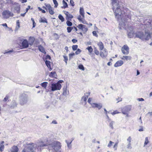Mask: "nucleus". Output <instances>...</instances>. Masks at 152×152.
<instances>
[{
    "label": "nucleus",
    "mask_w": 152,
    "mask_h": 152,
    "mask_svg": "<svg viewBox=\"0 0 152 152\" xmlns=\"http://www.w3.org/2000/svg\"><path fill=\"white\" fill-rule=\"evenodd\" d=\"M127 10L126 12L125 11H121V12L122 13L121 14V17L120 19H117V20L120 22L119 24L124 28H126L127 27L126 26V21L129 20L134 19V18L136 15H134L133 12H131L128 9Z\"/></svg>",
    "instance_id": "1"
},
{
    "label": "nucleus",
    "mask_w": 152,
    "mask_h": 152,
    "mask_svg": "<svg viewBox=\"0 0 152 152\" xmlns=\"http://www.w3.org/2000/svg\"><path fill=\"white\" fill-rule=\"evenodd\" d=\"M27 149H24L22 152H40L42 151L41 148L46 147L45 144H43L42 142L39 143L37 145L32 143H30Z\"/></svg>",
    "instance_id": "2"
},
{
    "label": "nucleus",
    "mask_w": 152,
    "mask_h": 152,
    "mask_svg": "<svg viewBox=\"0 0 152 152\" xmlns=\"http://www.w3.org/2000/svg\"><path fill=\"white\" fill-rule=\"evenodd\" d=\"M113 3V9L116 18L120 19L121 17V7L118 1L117 0H112Z\"/></svg>",
    "instance_id": "3"
},
{
    "label": "nucleus",
    "mask_w": 152,
    "mask_h": 152,
    "mask_svg": "<svg viewBox=\"0 0 152 152\" xmlns=\"http://www.w3.org/2000/svg\"><path fill=\"white\" fill-rule=\"evenodd\" d=\"M42 142L43 144H45L47 146L43 148H41L42 150L43 148H46L48 147L49 150H52L53 152H57L61 148V143L60 142L57 141H55L52 142L50 144L48 145V146L47 145L44 144L42 142H41L39 143Z\"/></svg>",
    "instance_id": "4"
},
{
    "label": "nucleus",
    "mask_w": 152,
    "mask_h": 152,
    "mask_svg": "<svg viewBox=\"0 0 152 152\" xmlns=\"http://www.w3.org/2000/svg\"><path fill=\"white\" fill-rule=\"evenodd\" d=\"M28 96L26 94L23 93L21 94L19 96V104L23 106L26 104L28 101Z\"/></svg>",
    "instance_id": "5"
},
{
    "label": "nucleus",
    "mask_w": 152,
    "mask_h": 152,
    "mask_svg": "<svg viewBox=\"0 0 152 152\" xmlns=\"http://www.w3.org/2000/svg\"><path fill=\"white\" fill-rule=\"evenodd\" d=\"M20 5L18 3L16 2H14L12 5L11 10L13 12L16 11L17 13H18L20 12Z\"/></svg>",
    "instance_id": "6"
},
{
    "label": "nucleus",
    "mask_w": 152,
    "mask_h": 152,
    "mask_svg": "<svg viewBox=\"0 0 152 152\" xmlns=\"http://www.w3.org/2000/svg\"><path fill=\"white\" fill-rule=\"evenodd\" d=\"M61 88V85L59 83H53L51 85V91H54L56 90H60Z\"/></svg>",
    "instance_id": "7"
},
{
    "label": "nucleus",
    "mask_w": 152,
    "mask_h": 152,
    "mask_svg": "<svg viewBox=\"0 0 152 152\" xmlns=\"http://www.w3.org/2000/svg\"><path fill=\"white\" fill-rule=\"evenodd\" d=\"M145 31V33H143V38L142 40H148L150 39L151 37L150 33L149 31Z\"/></svg>",
    "instance_id": "8"
},
{
    "label": "nucleus",
    "mask_w": 152,
    "mask_h": 152,
    "mask_svg": "<svg viewBox=\"0 0 152 152\" xmlns=\"http://www.w3.org/2000/svg\"><path fill=\"white\" fill-rule=\"evenodd\" d=\"M122 53L125 55H127L129 53V48L126 45H124L121 48Z\"/></svg>",
    "instance_id": "9"
},
{
    "label": "nucleus",
    "mask_w": 152,
    "mask_h": 152,
    "mask_svg": "<svg viewBox=\"0 0 152 152\" xmlns=\"http://www.w3.org/2000/svg\"><path fill=\"white\" fill-rule=\"evenodd\" d=\"M131 107L130 106H126L124 107L122 110V113L124 114H127L131 110Z\"/></svg>",
    "instance_id": "10"
},
{
    "label": "nucleus",
    "mask_w": 152,
    "mask_h": 152,
    "mask_svg": "<svg viewBox=\"0 0 152 152\" xmlns=\"http://www.w3.org/2000/svg\"><path fill=\"white\" fill-rule=\"evenodd\" d=\"M103 51H101L100 53V56L102 58H105L107 55L108 53L107 50L104 48Z\"/></svg>",
    "instance_id": "11"
},
{
    "label": "nucleus",
    "mask_w": 152,
    "mask_h": 152,
    "mask_svg": "<svg viewBox=\"0 0 152 152\" xmlns=\"http://www.w3.org/2000/svg\"><path fill=\"white\" fill-rule=\"evenodd\" d=\"M21 41H22V45L23 48H26L28 47L29 44L26 39H22Z\"/></svg>",
    "instance_id": "12"
},
{
    "label": "nucleus",
    "mask_w": 152,
    "mask_h": 152,
    "mask_svg": "<svg viewBox=\"0 0 152 152\" xmlns=\"http://www.w3.org/2000/svg\"><path fill=\"white\" fill-rule=\"evenodd\" d=\"M64 13L66 16V19L67 20H71L73 18V16L70 14L68 12L64 11Z\"/></svg>",
    "instance_id": "13"
},
{
    "label": "nucleus",
    "mask_w": 152,
    "mask_h": 152,
    "mask_svg": "<svg viewBox=\"0 0 152 152\" xmlns=\"http://www.w3.org/2000/svg\"><path fill=\"white\" fill-rule=\"evenodd\" d=\"M143 32H137L135 34V37L139 38L142 40V39L143 38L142 37L143 35Z\"/></svg>",
    "instance_id": "14"
},
{
    "label": "nucleus",
    "mask_w": 152,
    "mask_h": 152,
    "mask_svg": "<svg viewBox=\"0 0 152 152\" xmlns=\"http://www.w3.org/2000/svg\"><path fill=\"white\" fill-rule=\"evenodd\" d=\"M124 62L120 60L117 61L115 64L114 66L115 67H117L121 66L123 64Z\"/></svg>",
    "instance_id": "15"
},
{
    "label": "nucleus",
    "mask_w": 152,
    "mask_h": 152,
    "mask_svg": "<svg viewBox=\"0 0 152 152\" xmlns=\"http://www.w3.org/2000/svg\"><path fill=\"white\" fill-rule=\"evenodd\" d=\"M17 106V104L15 100H13L12 101L10 105L9 106V107L12 109L16 107Z\"/></svg>",
    "instance_id": "16"
},
{
    "label": "nucleus",
    "mask_w": 152,
    "mask_h": 152,
    "mask_svg": "<svg viewBox=\"0 0 152 152\" xmlns=\"http://www.w3.org/2000/svg\"><path fill=\"white\" fill-rule=\"evenodd\" d=\"M97 44L99 47V50L101 51H102L104 48L103 44L102 42H99L97 43Z\"/></svg>",
    "instance_id": "17"
},
{
    "label": "nucleus",
    "mask_w": 152,
    "mask_h": 152,
    "mask_svg": "<svg viewBox=\"0 0 152 152\" xmlns=\"http://www.w3.org/2000/svg\"><path fill=\"white\" fill-rule=\"evenodd\" d=\"M90 93H86V95H85V96H83L81 98V101L83 100L84 102H86V100L88 98V96L90 94Z\"/></svg>",
    "instance_id": "18"
},
{
    "label": "nucleus",
    "mask_w": 152,
    "mask_h": 152,
    "mask_svg": "<svg viewBox=\"0 0 152 152\" xmlns=\"http://www.w3.org/2000/svg\"><path fill=\"white\" fill-rule=\"evenodd\" d=\"M18 148L17 146H13L10 149L11 152H18Z\"/></svg>",
    "instance_id": "19"
},
{
    "label": "nucleus",
    "mask_w": 152,
    "mask_h": 152,
    "mask_svg": "<svg viewBox=\"0 0 152 152\" xmlns=\"http://www.w3.org/2000/svg\"><path fill=\"white\" fill-rule=\"evenodd\" d=\"M35 39L34 37H30L29 38V44L31 45H32L34 43Z\"/></svg>",
    "instance_id": "20"
},
{
    "label": "nucleus",
    "mask_w": 152,
    "mask_h": 152,
    "mask_svg": "<svg viewBox=\"0 0 152 152\" xmlns=\"http://www.w3.org/2000/svg\"><path fill=\"white\" fill-rule=\"evenodd\" d=\"M80 14L81 15L82 17L84 18L85 17L83 7H81L80 9Z\"/></svg>",
    "instance_id": "21"
},
{
    "label": "nucleus",
    "mask_w": 152,
    "mask_h": 152,
    "mask_svg": "<svg viewBox=\"0 0 152 152\" xmlns=\"http://www.w3.org/2000/svg\"><path fill=\"white\" fill-rule=\"evenodd\" d=\"M38 49L39 51L45 54L46 52L44 48L42 46L39 45L38 46Z\"/></svg>",
    "instance_id": "22"
},
{
    "label": "nucleus",
    "mask_w": 152,
    "mask_h": 152,
    "mask_svg": "<svg viewBox=\"0 0 152 152\" xmlns=\"http://www.w3.org/2000/svg\"><path fill=\"white\" fill-rule=\"evenodd\" d=\"M73 140V139H72L70 142H69L67 140H65V142L67 144V145L69 149H70L72 147V145L71 143L72 142V141Z\"/></svg>",
    "instance_id": "23"
},
{
    "label": "nucleus",
    "mask_w": 152,
    "mask_h": 152,
    "mask_svg": "<svg viewBox=\"0 0 152 152\" xmlns=\"http://www.w3.org/2000/svg\"><path fill=\"white\" fill-rule=\"evenodd\" d=\"M45 63L48 67L50 68L49 70H51L52 69L50 67V62L49 61L46 60L45 61Z\"/></svg>",
    "instance_id": "24"
},
{
    "label": "nucleus",
    "mask_w": 152,
    "mask_h": 152,
    "mask_svg": "<svg viewBox=\"0 0 152 152\" xmlns=\"http://www.w3.org/2000/svg\"><path fill=\"white\" fill-rule=\"evenodd\" d=\"M5 2L4 4H11L12 5L13 4L14 2L12 1V0H4Z\"/></svg>",
    "instance_id": "25"
},
{
    "label": "nucleus",
    "mask_w": 152,
    "mask_h": 152,
    "mask_svg": "<svg viewBox=\"0 0 152 152\" xmlns=\"http://www.w3.org/2000/svg\"><path fill=\"white\" fill-rule=\"evenodd\" d=\"M49 76L50 77H53L55 78H56L57 75L55 72H52L49 74Z\"/></svg>",
    "instance_id": "26"
},
{
    "label": "nucleus",
    "mask_w": 152,
    "mask_h": 152,
    "mask_svg": "<svg viewBox=\"0 0 152 152\" xmlns=\"http://www.w3.org/2000/svg\"><path fill=\"white\" fill-rule=\"evenodd\" d=\"M2 15L3 16V17L4 18L7 19L9 18V15H8V14L7 13L6 11H4L2 13Z\"/></svg>",
    "instance_id": "27"
},
{
    "label": "nucleus",
    "mask_w": 152,
    "mask_h": 152,
    "mask_svg": "<svg viewBox=\"0 0 152 152\" xmlns=\"http://www.w3.org/2000/svg\"><path fill=\"white\" fill-rule=\"evenodd\" d=\"M134 34L133 31H131L128 33L127 35L129 38H131L133 37Z\"/></svg>",
    "instance_id": "28"
},
{
    "label": "nucleus",
    "mask_w": 152,
    "mask_h": 152,
    "mask_svg": "<svg viewBox=\"0 0 152 152\" xmlns=\"http://www.w3.org/2000/svg\"><path fill=\"white\" fill-rule=\"evenodd\" d=\"M39 22L43 23H48V21L44 17L41 18L40 20H39Z\"/></svg>",
    "instance_id": "29"
},
{
    "label": "nucleus",
    "mask_w": 152,
    "mask_h": 152,
    "mask_svg": "<svg viewBox=\"0 0 152 152\" xmlns=\"http://www.w3.org/2000/svg\"><path fill=\"white\" fill-rule=\"evenodd\" d=\"M132 57L130 56H124L121 58L122 60H124L125 59L126 60H131V59Z\"/></svg>",
    "instance_id": "30"
},
{
    "label": "nucleus",
    "mask_w": 152,
    "mask_h": 152,
    "mask_svg": "<svg viewBox=\"0 0 152 152\" xmlns=\"http://www.w3.org/2000/svg\"><path fill=\"white\" fill-rule=\"evenodd\" d=\"M62 3L63 6V7H61L62 8H65L68 7V5L67 4L64 0H63Z\"/></svg>",
    "instance_id": "31"
},
{
    "label": "nucleus",
    "mask_w": 152,
    "mask_h": 152,
    "mask_svg": "<svg viewBox=\"0 0 152 152\" xmlns=\"http://www.w3.org/2000/svg\"><path fill=\"white\" fill-rule=\"evenodd\" d=\"M48 10L49 13L50 15H53L54 13V12L53 11V7H51Z\"/></svg>",
    "instance_id": "32"
},
{
    "label": "nucleus",
    "mask_w": 152,
    "mask_h": 152,
    "mask_svg": "<svg viewBox=\"0 0 152 152\" xmlns=\"http://www.w3.org/2000/svg\"><path fill=\"white\" fill-rule=\"evenodd\" d=\"M48 84V83L47 82H45L42 83L41 84V85L42 87L45 88L47 87Z\"/></svg>",
    "instance_id": "33"
},
{
    "label": "nucleus",
    "mask_w": 152,
    "mask_h": 152,
    "mask_svg": "<svg viewBox=\"0 0 152 152\" xmlns=\"http://www.w3.org/2000/svg\"><path fill=\"white\" fill-rule=\"evenodd\" d=\"M58 18L62 22H63L64 21V18L61 14H59V15Z\"/></svg>",
    "instance_id": "34"
},
{
    "label": "nucleus",
    "mask_w": 152,
    "mask_h": 152,
    "mask_svg": "<svg viewBox=\"0 0 152 152\" xmlns=\"http://www.w3.org/2000/svg\"><path fill=\"white\" fill-rule=\"evenodd\" d=\"M115 123V122L111 121L109 124V126L112 129H113V125Z\"/></svg>",
    "instance_id": "35"
},
{
    "label": "nucleus",
    "mask_w": 152,
    "mask_h": 152,
    "mask_svg": "<svg viewBox=\"0 0 152 152\" xmlns=\"http://www.w3.org/2000/svg\"><path fill=\"white\" fill-rule=\"evenodd\" d=\"M5 1L4 0H0V8H2L4 4Z\"/></svg>",
    "instance_id": "36"
},
{
    "label": "nucleus",
    "mask_w": 152,
    "mask_h": 152,
    "mask_svg": "<svg viewBox=\"0 0 152 152\" xmlns=\"http://www.w3.org/2000/svg\"><path fill=\"white\" fill-rule=\"evenodd\" d=\"M102 107V105L101 103H97L96 108H97L98 110L100 109Z\"/></svg>",
    "instance_id": "37"
},
{
    "label": "nucleus",
    "mask_w": 152,
    "mask_h": 152,
    "mask_svg": "<svg viewBox=\"0 0 152 152\" xmlns=\"http://www.w3.org/2000/svg\"><path fill=\"white\" fill-rule=\"evenodd\" d=\"M148 142L149 141L148 140V137H147L145 138V142L144 145V147H145V145H147Z\"/></svg>",
    "instance_id": "38"
},
{
    "label": "nucleus",
    "mask_w": 152,
    "mask_h": 152,
    "mask_svg": "<svg viewBox=\"0 0 152 152\" xmlns=\"http://www.w3.org/2000/svg\"><path fill=\"white\" fill-rule=\"evenodd\" d=\"M84 26L83 25L80 24L78 25L77 27L79 29L82 30L83 29V27H84Z\"/></svg>",
    "instance_id": "39"
},
{
    "label": "nucleus",
    "mask_w": 152,
    "mask_h": 152,
    "mask_svg": "<svg viewBox=\"0 0 152 152\" xmlns=\"http://www.w3.org/2000/svg\"><path fill=\"white\" fill-rule=\"evenodd\" d=\"M70 20H67L66 23L68 26H70L72 25V23L70 21Z\"/></svg>",
    "instance_id": "40"
},
{
    "label": "nucleus",
    "mask_w": 152,
    "mask_h": 152,
    "mask_svg": "<svg viewBox=\"0 0 152 152\" xmlns=\"http://www.w3.org/2000/svg\"><path fill=\"white\" fill-rule=\"evenodd\" d=\"M7 13L8 14V15H9V17L10 16H13V14L11 12L9 11H6Z\"/></svg>",
    "instance_id": "41"
},
{
    "label": "nucleus",
    "mask_w": 152,
    "mask_h": 152,
    "mask_svg": "<svg viewBox=\"0 0 152 152\" xmlns=\"http://www.w3.org/2000/svg\"><path fill=\"white\" fill-rule=\"evenodd\" d=\"M87 49L88 50L89 52L91 53L93 51V49L91 46H88Z\"/></svg>",
    "instance_id": "42"
},
{
    "label": "nucleus",
    "mask_w": 152,
    "mask_h": 152,
    "mask_svg": "<svg viewBox=\"0 0 152 152\" xmlns=\"http://www.w3.org/2000/svg\"><path fill=\"white\" fill-rule=\"evenodd\" d=\"M53 1L54 4L55 5L54 6V7H57L58 5V3L57 1H56V0H53Z\"/></svg>",
    "instance_id": "43"
},
{
    "label": "nucleus",
    "mask_w": 152,
    "mask_h": 152,
    "mask_svg": "<svg viewBox=\"0 0 152 152\" xmlns=\"http://www.w3.org/2000/svg\"><path fill=\"white\" fill-rule=\"evenodd\" d=\"M78 68L80 69H81L83 70H84L85 69L84 67L82 64L79 65L78 66Z\"/></svg>",
    "instance_id": "44"
},
{
    "label": "nucleus",
    "mask_w": 152,
    "mask_h": 152,
    "mask_svg": "<svg viewBox=\"0 0 152 152\" xmlns=\"http://www.w3.org/2000/svg\"><path fill=\"white\" fill-rule=\"evenodd\" d=\"M72 29H73V27H68L67 28V32L68 33L70 32Z\"/></svg>",
    "instance_id": "45"
},
{
    "label": "nucleus",
    "mask_w": 152,
    "mask_h": 152,
    "mask_svg": "<svg viewBox=\"0 0 152 152\" xmlns=\"http://www.w3.org/2000/svg\"><path fill=\"white\" fill-rule=\"evenodd\" d=\"M63 57L64 59V61H65L66 64H67V61L68 60V57L66 56H64Z\"/></svg>",
    "instance_id": "46"
},
{
    "label": "nucleus",
    "mask_w": 152,
    "mask_h": 152,
    "mask_svg": "<svg viewBox=\"0 0 152 152\" xmlns=\"http://www.w3.org/2000/svg\"><path fill=\"white\" fill-rule=\"evenodd\" d=\"M78 47V46L77 45H73L72 46V48L73 50H76Z\"/></svg>",
    "instance_id": "47"
},
{
    "label": "nucleus",
    "mask_w": 152,
    "mask_h": 152,
    "mask_svg": "<svg viewBox=\"0 0 152 152\" xmlns=\"http://www.w3.org/2000/svg\"><path fill=\"white\" fill-rule=\"evenodd\" d=\"M97 104V103H93L92 104H91L92 107L94 108H96Z\"/></svg>",
    "instance_id": "48"
},
{
    "label": "nucleus",
    "mask_w": 152,
    "mask_h": 152,
    "mask_svg": "<svg viewBox=\"0 0 152 152\" xmlns=\"http://www.w3.org/2000/svg\"><path fill=\"white\" fill-rule=\"evenodd\" d=\"M118 144V142H116L115 144L114 145V146H113V148L115 150H116L117 149Z\"/></svg>",
    "instance_id": "49"
},
{
    "label": "nucleus",
    "mask_w": 152,
    "mask_h": 152,
    "mask_svg": "<svg viewBox=\"0 0 152 152\" xmlns=\"http://www.w3.org/2000/svg\"><path fill=\"white\" fill-rule=\"evenodd\" d=\"M45 6L47 8V10H48L52 7L51 5L49 4H45Z\"/></svg>",
    "instance_id": "50"
},
{
    "label": "nucleus",
    "mask_w": 152,
    "mask_h": 152,
    "mask_svg": "<svg viewBox=\"0 0 152 152\" xmlns=\"http://www.w3.org/2000/svg\"><path fill=\"white\" fill-rule=\"evenodd\" d=\"M4 148V146L3 145H1L0 147V151L1 152H2L3 151Z\"/></svg>",
    "instance_id": "51"
},
{
    "label": "nucleus",
    "mask_w": 152,
    "mask_h": 152,
    "mask_svg": "<svg viewBox=\"0 0 152 152\" xmlns=\"http://www.w3.org/2000/svg\"><path fill=\"white\" fill-rule=\"evenodd\" d=\"M31 20L33 22V27L34 28L36 26V24L35 23V21L34 20V19H33V18H31Z\"/></svg>",
    "instance_id": "52"
},
{
    "label": "nucleus",
    "mask_w": 152,
    "mask_h": 152,
    "mask_svg": "<svg viewBox=\"0 0 152 152\" xmlns=\"http://www.w3.org/2000/svg\"><path fill=\"white\" fill-rule=\"evenodd\" d=\"M127 148L129 149H131L132 148V147L131 146V143H128L127 145Z\"/></svg>",
    "instance_id": "53"
},
{
    "label": "nucleus",
    "mask_w": 152,
    "mask_h": 152,
    "mask_svg": "<svg viewBox=\"0 0 152 152\" xmlns=\"http://www.w3.org/2000/svg\"><path fill=\"white\" fill-rule=\"evenodd\" d=\"M63 94L64 95L66 96L67 94L66 89L65 88L64 89V91L63 93Z\"/></svg>",
    "instance_id": "54"
},
{
    "label": "nucleus",
    "mask_w": 152,
    "mask_h": 152,
    "mask_svg": "<svg viewBox=\"0 0 152 152\" xmlns=\"http://www.w3.org/2000/svg\"><path fill=\"white\" fill-rule=\"evenodd\" d=\"M13 52V50H10L8 51H5V52L4 53V54H5L6 53H12Z\"/></svg>",
    "instance_id": "55"
},
{
    "label": "nucleus",
    "mask_w": 152,
    "mask_h": 152,
    "mask_svg": "<svg viewBox=\"0 0 152 152\" xmlns=\"http://www.w3.org/2000/svg\"><path fill=\"white\" fill-rule=\"evenodd\" d=\"M127 141L128 142V143H131L132 141V138L130 136H129L127 139Z\"/></svg>",
    "instance_id": "56"
},
{
    "label": "nucleus",
    "mask_w": 152,
    "mask_h": 152,
    "mask_svg": "<svg viewBox=\"0 0 152 152\" xmlns=\"http://www.w3.org/2000/svg\"><path fill=\"white\" fill-rule=\"evenodd\" d=\"M88 30V29L86 27V26H84V27L83 28V29L82 30V31H83L86 32Z\"/></svg>",
    "instance_id": "57"
},
{
    "label": "nucleus",
    "mask_w": 152,
    "mask_h": 152,
    "mask_svg": "<svg viewBox=\"0 0 152 152\" xmlns=\"http://www.w3.org/2000/svg\"><path fill=\"white\" fill-rule=\"evenodd\" d=\"M81 51V50L79 49H78L75 52V53L76 54H78L80 53Z\"/></svg>",
    "instance_id": "58"
},
{
    "label": "nucleus",
    "mask_w": 152,
    "mask_h": 152,
    "mask_svg": "<svg viewBox=\"0 0 152 152\" xmlns=\"http://www.w3.org/2000/svg\"><path fill=\"white\" fill-rule=\"evenodd\" d=\"M119 113V112H118L117 110L113 112H112L111 113V114H112L113 115H114L115 114H118Z\"/></svg>",
    "instance_id": "59"
},
{
    "label": "nucleus",
    "mask_w": 152,
    "mask_h": 152,
    "mask_svg": "<svg viewBox=\"0 0 152 152\" xmlns=\"http://www.w3.org/2000/svg\"><path fill=\"white\" fill-rule=\"evenodd\" d=\"M70 3L71 5L73 7L75 5L74 2L73 0H70Z\"/></svg>",
    "instance_id": "60"
},
{
    "label": "nucleus",
    "mask_w": 152,
    "mask_h": 152,
    "mask_svg": "<svg viewBox=\"0 0 152 152\" xmlns=\"http://www.w3.org/2000/svg\"><path fill=\"white\" fill-rule=\"evenodd\" d=\"M38 9L39 11H41L42 13H45L46 12V11L42 9L40 7H38Z\"/></svg>",
    "instance_id": "61"
},
{
    "label": "nucleus",
    "mask_w": 152,
    "mask_h": 152,
    "mask_svg": "<svg viewBox=\"0 0 152 152\" xmlns=\"http://www.w3.org/2000/svg\"><path fill=\"white\" fill-rule=\"evenodd\" d=\"M92 34L94 36L96 37H98V35L96 33V31H93L92 32Z\"/></svg>",
    "instance_id": "62"
},
{
    "label": "nucleus",
    "mask_w": 152,
    "mask_h": 152,
    "mask_svg": "<svg viewBox=\"0 0 152 152\" xmlns=\"http://www.w3.org/2000/svg\"><path fill=\"white\" fill-rule=\"evenodd\" d=\"M94 53L96 55H98L99 54V51L96 49H95Z\"/></svg>",
    "instance_id": "63"
},
{
    "label": "nucleus",
    "mask_w": 152,
    "mask_h": 152,
    "mask_svg": "<svg viewBox=\"0 0 152 152\" xmlns=\"http://www.w3.org/2000/svg\"><path fill=\"white\" fill-rule=\"evenodd\" d=\"M113 143H114L113 142L111 141H110L109 142V143L108 145L107 146L108 147H110L111 146V145H112V144Z\"/></svg>",
    "instance_id": "64"
}]
</instances>
